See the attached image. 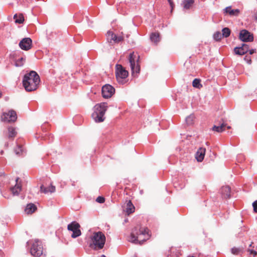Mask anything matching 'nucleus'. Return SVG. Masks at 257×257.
<instances>
[{
  "mask_svg": "<svg viewBox=\"0 0 257 257\" xmlns=\"http://www.w3.org/2000/svg\"><path fill=\"white\" fill-rule=\"evenodd\" d=\"M151 237L150 230L146 227L138 224L134 228L131 233L128 240L132 242L137 243L138 241H145Z\"/></svg>",
  "mask_w": 257,
  "mask_h": 257,
  "instance_id": "nucleus-1",
  "label": "nucleus"
},
{
  "mask_svg": "<svg viewBox=\"0 0 257 257\" xmlns=\"http://www.w3.org/2000/svg\"><path fill=\"white\" fill-rule=\"evenodd\" d=\"M40 82L39 75L34 71L26 73L23 79V85L27 91L36 90Z\"/></svg>",
  "mask_w": 257,
  "mask_h": 257,
  "instance_id": "nucleus-2",
  "label": "nucleus"
},
{
  "mask_svg": "<svg viewBox=\"0 0 257 257\" xmlns=\"http://www.w3.org/2000/svg\"><path fill=\"white\" fill-rule=\"evenodd\" d=\"M108 108L106 102L96 104L93 108L92 117L96 122H101L105 119L104 114Z\"/></svg>",
  "mask_w": 257,
  "mask_h": 257,
  "instance_id": "nucleus-3",
  "label": "nucleus"
},
{
  "mask_svg": "<svg viewBox=\"0 0 257 257\" xmlns=\"http://www.w3.org/2000/svg\"><path fill=\"white\" fill-rule=\"evenodd\" d=\"M105 239V236L102 232H94L90 237L89 247L94 250L101 249L104 247Z\"/></svg>",
  "mask_w": 257,
  "mask_h": 257,
  "instance_id": "nucleus-4",
  "label": "nucleus"
},
{
  "mask_svg": "<svg viewBox=\"0 0 257 257\" xmlns=\"http://www.w3.org/2000/svg\"><path fill=\"white\" fill-rule=\"evenodd\" d=\"M139 58V55L134 52L131 53L129 55L128 60L131 68L132 73L134 76H137L140 71Z\"/></svg>",
  "mask_w": 257,
  "mask_h": 257,
  "instance_id": "nucleus-5",
  "label": "nucleus"
},
{
  "mask_svg": "<svg viewBox=\"0 0 257 257\" xmlns=\"http://www.w3.org/2000/svg\"><path fill=\"white\" fill-rule=\"evenodd\" d=\"M115 76L117 82L120 84H124L125 79L127 77L128 72L121 65H116Z\"/></svg>",
  "mask_w": 257,
  "mask_h": 257,
  "instance_id": "nucleus-6",
  "label": "nucleus"
},
{
  "mask_svg": "<svg viewBox=\"0 0 257 257\" xmlns=\"http://www.w3.org/2000/svg\"><path fill=\"white\" fill-rule=\"evenodd\" d=\"M31 253L35 257H45L42 242L38 239L35 240L31 248Z\"/></svg>",
  "mask_w": 257,
  "mask_h": 257,
  "instance_id": "nucleus-7",
  "label": "nucleus"
},
{
  "mask_svg": "<svg viewBox=\"0 0 257 257\" xmlns=\"http://www.w3.org/2000/svg\"><path fill=\"white\" fill-rule=\"evenodd\" d=\"M80 227V226L79 224L75 221L72 222L68 225V229L72 231V233L71 234V237L72 238L77 237L81 235V232L79 229Z\"/></svg>",
  "mask_w": 257,
  "mask_h": 257,
  "instance_id": "nucleus-8",
  "label": "nucleus"
},
{
  "mask_svg": "<svg viewBox=\"0 0 257 257\" xmlns=\"http://www.w3.org/2000/svg\"><path fill=\"white\" fill-rule=\"evenodd\" d=\"M101 93L103 97L109 98L114 94L115 89L110 84H105L102 87Z\"/></svg>",
  "mask_w": 257,
  "mask_h": 257,
  "instance_id": "nucleus-9",
  "label": "nucleus"
},
{
  "mask_svg": "<svg viewBox=\"0 0 257 257\" xmlns=\"http://www.w3.org/2000/svg\"><path fill=\"white\" fill-rule=\"evenodd\" d=\"M17 118V113L13 110H11L8 112L3 113L2 116V119L4 121L14 122Z\"/></svg>",
  "mask_w": 257,
  "mask_h": 257,
  "instance_id": "nucleus-10",
  "label": "nucleus"
},
{
  "mask_svg": "<svg viewBox=\"0 0 257 257\" xmlns=\"http://www.w3.org/2000/svg\"><path fill=\"white\" fill-rule=\"evenodd\" d=\"M239 39L242 42H251L253 40V36L248 31L244 29L239 33Z\"/></svg>",
  "mask_w": 257,
  "mask_h": 257,
  "instance_id": "nucleus-11",
  "label": "nucleus"
},
{
  "mask_svg": "<svg viewBox=\"0 0 257 257\" xmlns=\"http://www.w3.org/2000/svg\"><path fill=\"white\" fill-rule=\"evenodd\" d=\"M19 45L21 49L28 51L32 47V41L30 38H25L20 42Z\"/></svg>",
  "mask_w": 257,
  "mask_h": 257,
  "instance_id": "nucleus-12",
  "label": "nucleus"
},
{
  "mask_svg": "<svg viewBox=\"0 0 257 257\" xmlns=\"http://www.w3.org/2000/svg\"><path fill=\"white\" fill-rule=\"evenodd\" d=\"M107 40L108 42L111 43L113 41L115 43H118L123 41L122 36H117L112 32L108 31L106 34Z\"/></svg>",
  "mask_w": 257,
  "mask_h": 257,
  "instance_id": "nucleus-13",
  "label": "nucleus"
},
{
  "mask_svg": "<svg viewBox=\"0 0 257 257\" xmlns=\"http://www.w3.org/2000/svg\"><path fill=\"white\" fill-rule=\"evenodd\" d=\"M23 142V139L18 140L17 142V147L15 149V152L16 154L19 156H23L25 154V150L22 145Z\"/></svg>",
  "mask_w": 257,
  "mask_h": 257,
  "instance_id": "nucleus-14",
  "label": "nucleus"
},
{
  "mask_svg": "<svg viewBox=\"0 0 257 257\" xmlns=\"http://www.w3.org/2000/svg\"><path fill=\"white\" fill-rule=\"evenodd\" d=\"M20 178H17L16 179V185L11 188V191L14 195H18L22 189L21 182H19Z\"/></svg>",
  "mask_w": 257,
  "mask_h": 257,
  "instance_id": "nucleus-15",
  "label": "nucleus"
},
{
  "mask_svg": "<svg viewBox=\"0 0 257 257\" xmlns=\"http://www.w3.org/2000/svg\"><path fill=\"white\" fill-rule=\"evenodd\" d=\"M206 149L203 148H200L197 151L195 158L198 162H202L204 158Z\"/></svg>",
  "mask_w": 257,
  "mask_h": 257,
  "instance_id": "nucleus-16",
  "label": "nucleus"
},
{
  "mask_svg": "<svg viewBox=\"0 0 257 257\" xmlns=\"http://www.w3.org/2000/svg\"><path fill=\"white\" fill-rule=\"evenodd\" d=\"M231 188L228 186H222L220 190L222 196L224 198H229L230 197Z\"/></svg>",
  "mask_w": 257,
  "mask_h": 257,
  "instance_id": "nucleus-17",
  "label": "nucleus"
},
{
  "mask_svg": "<svg viewBox=\"0 0 257 257\" xmlns=\"http://www.w3.org/2000/svg\"><path fill=\"white\" fill-rule=\"evenodd\" d=\"M194 4V0H183L181 4L183 10H188L192 8Z\"/></svg>",
  "mask_w": 257,
  "mask_h": 257,
  "instance_id": "nucleus-18",
  "label": "nucleus"
},
{
  "mask_svg": "<svg viewBox=\"0 0 257 257\" xmlns=\"http://www.w3.org/2000/svg\"><path fill=\"white\" fill-rule=\"evenodd\" d=\"M224 13L228 14L230 16H237L240 13L239 9H231V7H227L224 9Z\"/></svg>",
  "mask_w": 257,
  "mask_h": 257,
  "instance_id": "nucleus-19",
  "label": "nucleus"
},
{
  "mask_svg": "<svg viewBox=\"0 0 257 257\" xmlns=\"http://www.w3.org/2000/svg\"><path fill=\"white\" fill-rule=\"evenodd\" d=\"M125 211L127 215H129L135 211V207L131 200L126 201Z\"/></svg>",
  "mask_w": 257,
  "mask_h": 257,
  "instance_id": "nucleus-20",
  "label": "nucleus"
},
{
  "mask_svg": "<svg viewBox=\"0 0 257 257\" xmlns=\"http://www.w3.org/2000/svg\"><path fill=\"white\" fill-rule=\"evenodd\" d=\"M37 209V207L33 203L28 204L25 209V212L27 214H32Z\"/></svg>",
  "mask_w": 257,
  "mask_h": 257,
  "instance_id": "nucleus-21",
  "label": "nucleus"
},
{
  "mask_svg": "<svg viewBox=\"0 0 257 257\" xmlns=\"http://www.w3.org/2000/svg\"><path fill=\"white\" fill-rule=\"evenodd\" d=\"M150 39L152 42L154 43L155 44H157L160 41L159 34L157 33H152L150 36Z\"/></svg>",
  "mask_w": 257,
  "mask_h": 257,
  "instance_id": "nucleus-22",
  "label": "nucleus"
},
{
  "mask_svg": "<svg viewBox=\"0 0 257 257\" xmlns=\"http://www.w3.org/2000/svg\"><path fill=\"white\" fill-rule=\"evenodd\" d=\"M170 252V253L168 255L167 257H179L180 254L179 251L173 247L171 248Z\"/></svg>",
  "mask_w": 257,
  "mask_h": 257,
  "instance_id": "nucleus-23",
  "label": "nucleus"
},
{
  "mask_svg": "<svg viewBox=\"0 0 257 257\" xmlns=\"http://www.w3.org/2000/svg\"><path fill=\"white\" fill-rule=\"evenodd\" d=\"M226 124L222 123L221 125L217 126L214 125L212 130L218 133H221L225 130Z\"/></svg>",
  "mask_w": 257,
  "mask_h": 257,
  "instance_id": "nucleus-24",
  "label": "nucleus"
},
{
  "mask_svg": "<svg viewBox=\"0 0 257 257\" xmlns=\"http://www.w3.org/2000/svg\"><path fill=\"white\" fill-rule=\"evenodd\" d=\"M25 61H26L25 57H21L20 58H19L16 60L15 65L17 67H21L24 64Z\"/></svg>",
  "mask_w": 257,
  "mask_h": 257,
  "instance_id": "nucleus-25",
  "label": "nucleus"
},
{
  "mask_svg": "<svg viewBox=\"0 0 257 257\" xmlns=\"http://www.w3.org/2000/svg\"><path fill=\"white\" fill-rule=\"evenodd\" d=\"M8 132H9V138H13L17 135V132L16 131L15 128L13 127H9Z\"/></svg>",
  "mask_w": 257,
  "mask_h": 257,
  "instance_id": "nucleus-26",
  "label": "nucleus"
},
{
  "mask_svg": "<svg viewBox=\"0 0 257 257\" xmlns=\"http://www.w3.org/2000/svg\"><path fill=\"white\" fill-rule=\"evenodd\" d=\"M192 85L194 87L197 88H200L202 87V85L200 83V80L197 78H195L193 81Z\"/></svg>",
  "mask_w": 257,
  "mask_h": 257,
  "instance_id": "nucleus-27",
  "label": "nucleus"
},
{
  "mask_svg": "<svg viewBox=\"0 0 257 257\" xmlns=\"http://www.w3.org/2000/svg\"><path fill=\"white\" fill-rule=\"evenodd\" d=\"M14 19L16 23L22 24L24 21V18L23 15H19L18 17L17 15L14 16Z\"/></svg>",
  "mask_w": 257,
  "mask_h": 257,
  "instance_id": "nucleus-28",
  "label": "nucleus"
},
{
  "mask_svg": "<svg viewBox=\"0 0 257 257\" xmlns=\"http://www.w3.org/2000/svg\"><path fill=\"white\" fill-rule=\"evenodd\" d=\"M231 253L235 255H238L242 253V249L237 247H232L231 249Z\"/></svg>",
  "mask_w": 257,
  "mask_h": 257,
  "instance_id": "nucleus-29",
  "label": "nucleus"
},
{
  "mask_svg": "<svg viewBox=\"0 0 257 257\" xmlns=\"http://www.w3.org/2000/svg\"><path fill=\"white\" fill-rule=\"evenodd\" d=\"M234 52L236 54L239 55H243L245 54L244 50H243V48L241 47H236L234 49Z\"/></svg>",
  "mask_w": 257,
  "mask_h": 257,
  "instance_id": "nucleus-30",
  "label": "nucleus"
},
{
  "mask_svg": "<svg viewBox=\"0 0 257 257\" xmlns=\"http://www.w3.org/2000/svg\"><path fill=\"white\" fill-rule=\"evenodd\" d=\"M222 36L224 37H225V38L229 37L230 34V30L228 28H224L222 30Z\"/></svg>",
  "mask_w": 257,
  "mask_h": 257,
  "instance_id": "nucleus-31",
  "label": "nucleus"
},
{
  "mask_svg": "<svg viewBox=\"0 0 257 257\" xmlns=\"http://www.w3.org/2000/svg\"><path fill=\"white\" fill-rule=\"evenodd\" d=\"M222 37V34L219 31L216 32L213 35V39L216 41L221 40Z\"/></svg>",
  "mask_w": 257,
  "mask_h": 257,
  "instance_id": "nucleus-32",
  "label": "nucleus"
},
{
  "mask_svg": "<svg viewBox=\"0 0 257 257\" xmlns=\"http://www.w3.org/2000/svg\"><path fill=\"white\" fill-rule=\"evenodd\" d=\"M194 116L193 114H191L186 118V122L188 125H191L193 123Z\"/></svg>",
  "mask_w": 257,
  "mask_h": 257,
  "instance_id": "nucleus-33",
  "label": "nucleus"
},
{
  "mask_svg": "<svg viewBox=\"0 0 257 257\" xmlns=\"http://www.w3.org/2000/svg\"><path fill=\"white\" fill-rule=\"evenodd\" d=\"M40 191L41 192L44 193H47L50 192L49 190L48 189V187H45L43 185H42L40 187Z\"/></svg>",
  "mask_w": 257,
  "mask_h": 257,
  "instance_id": "nucleus-34",
  "label": "nucleus"
},
{
  "mask_svg": "<svg viewBox=\"0 0 257 257\" xmlns=\"http://www.w3.org/2000/svg\"><path fill=\"white\" fill-rule=\"evenodd\" d=\"M96 201L98 203H103L105 201V199L103 197L99 196L96 198Z\"/></svg>",
  "mask_w": 257,
  "mask_h": 257,
  "instance_id": "nucleus-35",
  "label": "nucleus"
},
{
  "mask_svg": "<svg viewBox=\"0 0 257 257\" xmlns=\"http://www.w3.org/2000/svg\"><path fill=\"white\" fill-rule=\"evenodd\" d=\"M241 47L243 48V50L246 53L249 50V46L247 44H243Z\"/></svg>",
  "mask_w": 257,
  "mask_h": 257,
  "instance_id": "nucleus-36",
  "label": "nucleus"
},
{
  "mask_svg": "<svg viewBox=\"0 0 257 257\" xmlns=\"http://www.w3.org/2000/svg\"><path fill=\"white\" fill-rule=\"evenodd\" d=\"M48 139V142L50 143L53 141V136L51 134H49L48 136L45 137V140Z\"/></svg>",
  "mask_w": 257,
  "mask_h": 257,
  "instance_id": "nucleus-37",
  "label": "nucleus"
},
{
  "mask_svg": "<svg viewBox=\"0 0 257 257\" xmlns=\"http://www.w3.org/2000/svg\"><path fill=\"white\" fill-rule=\"evenodd\" d=\"M247 251L249 252L250 254L253 255V256H255L257 254V251L252 249H248Z\"/></svg>",
  "mask_w": 257,
  "mask_h": 257,
  "instance_id": "nucleus-38",
  "label": "nucleus"
},
{
  "mask_svg": "<svg viewBox=\"0 0 257 257\" xmlns=\"http://www.w3.org/2000/svg\"><path fill=\"white\" fill-rule=\"evenodd\" d=\"M252 206L253 208L254 211L257 213V200L253 202V203H252Z\"/></svg>",
  "mask_w": 257,
  "mask_h": 257,
  "instance_id": "nucleus-39",
  "label": "nucleus"
},
{
  "mask_svg": "<svg viewBox=\"0 0 257 257\" xmlns=\"http://www.w3.org/2000/svg\"><path fill=\"white\" fill-rule=\"evenodd\" d=\"M167 1L171 8V11H172L175 7V5L174 4V3L172 0H167Z\"/></svg>",
  "mask_w": 257,
  "mask_h": 257,
  "instance_id": "nucleus-40",
  "label": "nucleus"
},
{
  "mask_svg": "<svg viewBox=\"0 0 257 257\" xmlns=\"http://www.w3.org/2000/svg\"><path fill=\"white\" fill-rule=\"evenodd\" d=\"M48 189L49 190L50 192H54L55 191V187L54 186L51 185L48 187Z\"/></svg>",
  "mask_w": 257,
  "mask_h": 257,
  "instance_id": "nucleus-41",
  "label": "nucleus"
},
{
  "mask_svg": "<svg viewBox=\"0 0 257 257\" xmlns=\"http://www.w3.org/2000/svg\"><path fill=\"white\" fill-rule=\"evenodd\" d=\"M244 59L246 61L247 63H248V64L251 63V59L250 57H247V56H245V57L244 58Z\"/></svg>",
  "mask_w": 257,
  "mask_h": 257,
  "instance_id": "nucleus-42",
  "label": "nucleus"
},
{
  "mask_svg": "<svg viewBox=\"0 0 257 257\" xmlns=\"http://www.w3.org/2000/svg\"><path fill=\"white\" fill-rule=\"evenodd\" d=\"M249 54H253L255 52V49H249L248 51Z\"/></svg>",
  "mask_w": 257,
  "mask_h": 257,
  "instance_id": "nucleus-43",
  "label": "nucleus"
},
{
  "mask_svg": "<svg viewBox=\"0 0 257 257\" xmlns=\"http://www.w3.org/2000/svg\"><path fill=\"white\" fill-rule=\"evenodd\" d=\"M254 19L257 21V12L254 14Z\"/></svg>",
  "mask_w": 257,
  "mask_h": 257,
  "instance_id": "nucleus-44",
  "label": "nucleus"
},
{
  "mask_svg": "<svg viewBox=\"0 0 257 257\" xmlns=\"http://www.w3.org/2000/svg\"><path fill=\"white\" fill-rule=\"evenodd\" d=\"M3 153H4V151H2L1 152V154H3Z\"/></svg>",
  "mask_w": 257,
  "mask_h": 257,
  "instance_id": "nucleus-45",
  "label": "nucleus"
},
{
  "mask_svg": "<svg viewBox=\"0 0 257 257\" xmlns=\"http://www.w3.org/2000/svg\"><path fill=\"white\" fill-rule=\"evenodd\" d=\"M101 257H106L104 255H102Z\"/></svg>",
  "mask_w": 257,
  "mask_h": 257,
  "instance_id": "nucleus-46",
  "label": "nucleus"
},
{
  "mask_svg": "<svg viewBox=\"0 0 257 257\" xmlns=\"http://www.w3.org/2000/svg\"><path fill=\"white\" fill-rule=\"evenodd\" d=\"M2 93L0 92V98L2 97Z\"/></svg>",
  "mask_w": 257,
  "mask_h": 257,
  "instance_id": "nucleus-47",
  "label": "nucleus"
},
{
  "mask_svg": "<svg viewBox=\"0 0 257 257\" xmlns=\"http://www.w3.org/2000/svg\"><path fill=\"white\" fill-rule=\"evenodd\" d=\"M230 128V126H227V128H228V129H229Z\"/></svg>",
  "mask_w": 257,
  "mask_h": 257,
  "instance_id": "nucleus-48",
  "label": "nucleus"
}]
</instances>
